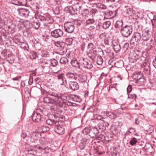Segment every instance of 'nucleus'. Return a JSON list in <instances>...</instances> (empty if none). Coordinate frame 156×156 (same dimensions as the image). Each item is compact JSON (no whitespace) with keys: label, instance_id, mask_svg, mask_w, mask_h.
<instances>
[{"label":"nucleus","instance_id":"31","mask_svg":"<svg viewBox=\"0 0 156 156\" xmlns=\"http://www.w3.org/2000/svg\"><path fill=\"white\" fill-rule=\"evenodd\" d=\"M138 142V140L134 137H132L129 141L130 144L132 146H134Z\"/></svg>","mask_w":156,"mask_h":156},{"label":"nucleus","instance_id":"61","mask_svg":"<svg viewBox=\"0 0 156 156\" xmlns=\"http://www.w3.org/2000/svg\"><path fill=\"white\" fill-rule=\"evenodd\" d=\"M128 131H129L131 133L134 132L136 131V130L134 128H130L129 129Z\"/></svg>","mask_w":156,"mask_h":156},{"label":"nucleus","instance_id":"40","mask_svg":"<svg viewBox=\"0 0 156 156\" xmlns=\"http://www.w3.org/2000/svg\"><path fill=\"white\" fill-rule=\"evenodd\" d=\"M111 25V22L110 21H107L105 22L103 24L104 28L106 29L108 28Z\"/></svg>","mask_w":156,"mask_h":156},{"label":"nucleus","instance_id":"51","mask_svg":"<svg viewBox=\"0 0 156 156\" xmlns=\"http://www.w3.org/2000/svg\"><path fill=\"white\" fill-rule=\"evenodd\" d=\"M73 40L71 38H67L66 39V43L68 45H70L72 43Z\"/></svg>","mask_w":156,"mask_h":156},{"label":"nucleus","instance_id":"20","mask_svg":"<svg viewBox=\"0 0 156 156\" xmlns=\"http://www.w3.org/2000/svg\"><path fill=\"white\" fill-rule=\"evenodd\" d=\"M38 129L40 133H43L47 132L49 130V128L47 126H42L38 127Z\"/></svg>","mask_w":156,"mask_h":156},{"label":"nucleus","instance_id":"18","mask_svg":"<svg viewBox=\"0 0 156 156\" xmlns=\"http://www.w3.org/2000/svg\"><path fill=\"white\" fill-rule=\"evenodd\" d=\"M98 131L97 128H94L90 129L89 135L92 137L97 136L98 133Z\"/></svg>","mask_w":156,"mask_h":156},{"label":"nucleus","instance_id":"23","mask_svg":"<svg viewBox=\"0 0 156 156\" xmlns=\"http://www.w3.org/2000/svg\"><path fill=\"white\" fill-rule=\"evenodd\" d=\"M66 75L67 78L72 80H75L76 78L75 73H68L66 74Z\"/></svg>","mask_w":156,"mask_h":156},{"label":"nucleus","instance_id":"25","mask_svg":"<svg viewBox=\"0 0 156 156\" xmlns=\"http://www.w3.org/2000/svg\"><path fill=\"white\" fill-rule=\"evenodd\" d=\"M78 80L80 83L85 82L87 80V78L84 74H80L79 75Z\"/></svg>","mask_w":156,"mask_h":156},{"label":"nucleus","instance_id":"54","mask_svg":"<svg viewBox=\"0 0 156 156\" xmlns=\"http://www.w3.org/2000/svg\"><path fill=\"white\" fill-rule=\"evenodd\" d=\"M119 44V42L116 40H114L112 41V44L114 47Z\"/></svg>","mask_w":156,"mask_h":156},{"label":"nucleus","instance_id":"14","mask_svg":"<svg viewBox=\"0 0 156 156\" xmlns=\"http://www.w3.org/2000/svg\"><path fill=\"white\" fill-rule=\"evenodd\" d=\"M142 66V67H144V73L147 75L150 74L151 73V68L150 63L149 62L147 63L145 62L144 63V65Z\"/></svg>","mask_w":156,"mask_h":156},{"label":"nucleus","instance_id":"44","mask_svg":"<svg viewBox=\"0 0 156 156\" xmlns=\"http://www.w3.org/2000/svg\"><path fill=\"white\" fill-rule=\"evenodd\" d=\"M97 12V10L96 9H92L90 11V13L92 16H94L95 14Z\"/></svg>","mask_w":156,"mask_h":156},{"label":"nucleus","instance_id":"32","mask_svg":"<svg viewBox=\"0 0 156 156\" xmlns=\"http://www.w3.org/2000/svg\"><path fill=\"white\" fill-rule=\"evenodd\" d=\"M30 137L34 140H37L38 139V134L35 132H31L29 134Z\"/></svg>","mask_w":156,"mask_h":156},{"label":"nucleus","instance_id":"30","mask_svg":"<svg viewBox=\"0 0 156 156\" xmlns=\"http://www.w3.org/2000/svg\"><path fill=\"white\" fill-rule=\"evenodd\" d=\"M95 22V20L93 18H89L86 21V25H90L93 24Z\"/></svg>","mask_w":156,"mask_h":156},{"label":"nucleus","instance_id":"56","mask_svg":"<svg viewBox=\"0 0 156 156\" xmlns=\"http://www.w3.org/2000/svg\"><path fill=\"white\" fill-rule=\"evenodd\" d=\"M132 90V86L130 85H129L127 88V91L128 93V94H129L128 93H129Z\"/></svg>","mask_w":156,"mask_h":156},{"label":"nucleus","instance_id":"43","mask_svg":"<svg viewBox=\"0 0 156 156\" xmlns=\"http://www.w3.org/2000/svg\"><path fill=\"white\" fill-rule=\"evenodd\" d=\"M135 28L137 30H142V27L140 25H139L138 23H136L135 25Z\"/></svg>","mask_w":156,"mask_h":156},{"label":"nucleus","instance_id":"59","mask_svg":"<svg viewBox=\"0 0 156 156\" xmlns=\"http://www.w3.org/2000/svg\"><path fill=\"white\" fill-rule=\"evenodd\" d=\"M12 3L14 5H19V2L18 0H13L12 1Z\"/></svg>","mask_w":156,"mask_h":156},{"label":"nucleus","instance_id":"24","mask_svg":"<svg viewBox=\"0 0 156 156\" xmlns=\"http://www.w3.org/2000/svg\"><path fill=\"white\" fill-rule=\"evenodd\" d=\"M138 63H139L141 64L142 66L144 65V63L145 62L147 63L148 62L146 60V58L145 57L143 56H139V58L137 60V61Z\"/></svg>","mask_w":156,"mask_h":156},{"label":"nucleus","instance_id":"33","mask_svg":"<svg viewBox=\"0 0 156 156\" xmlns=\"http://www.w3.org/2000/svg\"><path fill=\"white\" fill-rule=\"evenodd\" d=\"M40 26V24L37 21H34L31 23V28L33 27L36 29H37Z\"/></svg>","mask_w":156,"mask_h":156},{"label":"nucleus","instance_id":"47","mask_svg":"<svg viewBox=\"0 0 156 156\" xmlns=\"http://www.w3.org/2000/svg\"><path fill=\"white\" fill-rule=\"evenodd\" d=\"M129 46V44L128 43H126L123 47V50L124 52H126Z\"/></svg>","mask_w":156,"mask_h":156},{"label":"nucleus","instance_id":"7","mask_svg":"<svg viewBox=\"0 0 156 156\" xmlns=\"http://www.w3.org/2000/svg\"><path fill=\"white\" fill-rule=\"evenodd\" d=\"M42 111L40 109H37L34 112L32 115L33 120L35 122H39L41 119V115Z\"/></svg>","mask_w":156,"mask_h":156},{"label":"nucleus","instance_id":"16","mask_svg":"<svg viewBox=\"0 0 156 156\" xmlns=\"http://www.w3.org/2000/svg\"><path fill=\"white\" fill-rule=\"evenodd\" d=\"M74 11L76 14H80L82 12L81 6L78 3L75 4L73 8Z\"/></svg>","mask_w":156,"mask_h":156},{"label":"nucleus","instance_id":"17","mask_svg":"<svg viewBox=\"0 0 156 156\" xmlns=\"http://www.w3.org/2000/svg\"><path fill=\"white\" fill-rule=\"evenodd\" d=\"M29 13V11L26 9L20 8V16L23 18L27 17Z\"/></svg>","mask_w":156,"mask_h":156},{"label":"nucleus","instance_id":"38","mask_svg":"<svg viewBox=\"0 0 156 156\" xmlns=\"http://www.w3.org/2000/svg\"><path fill=\"white\" fill-rule=\"evenodd\" d=\"M123 24V22L121 20L117 21L116 23L115 26L116 28H119L122 27Z\"/></svg>","mask_w":156,"mask_h":156},{"label":"nucleus","instance_id":"42","mask_svg":"<svg viewBox=\"0 0 156 156\" xmlns=\"http://www.w3.org/2000/svg\"><path fill=\"white\" fill-rule=\"evenodd\" d=\"M90 129L89 128H85L82 131V133L84 134H87L88 133H90Z\"/></svg>","mask_w":156,"mask_h":156},{"label":"nucleus","instance_id":"50","mask_svg":"<svg viewBox=\"0 0 156 156\" xmlns=\"http://www.w3.org/2000/svg\"><path fill=\"white\" fill-rule=\"evenodd\" d=\"M6 59L8 61V62L9 63H12L13 61L12 59V57L11 56L9 55L7 57H6Z\"/></svg>","mask_w":156,"mask_h":156},{"label":"nucleus","instance_id":"36","mask_svg":"<svg viewBox=\"0 0 156 156\" xmlns=\"http://www.w3.org/2000/svg\"><path fill=\"white\" fill-rule=\"evenodd\" d=\"M49 62L51 63V66L53 67L55 66L58 64V61L55 59H51Z\"/></svg>","mask_w":156,"mask_h":156},{"label":"nucleus","instance_id":"12","mask_svg":"<svg viewBox=\"0 0 156 156\" xmlns=\"http://www.w3.org/2000/svg\"><path fill=\"white\" fill-rule=\"evenodd\" d=\"M20 28L25 27L27 29L31 28V23L28 21H24L22 18H20Z\"/></svg>","mask_w":156,"mask_h":156},{"label":"nucleus","instance_id":"53","mask_svg":"<svg viewBox=\"0 0 156 156\" xmlns=\"http://www.w3.org/2000/svg\"><path fill=\"white\" fill-rule=\"evenodd\" d=\"M33 82V76L32 75H31L30 76V78L29 79V83L30 85L32 84Z\"/></svg>","mask_w":156,"mask_h":156},{"label":"nucleus","instance_id":"19","mask_svg":"<svg viewBox=\"0 0 156 156\" xmlns=\"http://www.w3.org/2000/svg\"><path fill=\"white\" fill-rule=\"evenodd\" d=\"M109 125L108 122H105L104 120L101 121V123L99 124L100 129H101L102 130L106 129V127Z\"/></svg>","mask_w":156,"mask_h":156},{"label":"nucleus","instance_id":"5","mask_svg":"<svg viewBox=\"0 0 156 156\" xmlns=\"http://www.w3.org/2000/svg\"><path fill=\"white\" fill-rule=\"evenodd\" d=\"M141 56L140 52L138 50L133 52L129 55V60L131 62H134L137 61L139 56Z\"/></svg>","mask_w":156,"mask_h":156},{"label":"nucleus","instance_id":"2","mask_svg":"<svg viewBox=\"0 0 156 156\" xmlns=\"http://www.w3.org/2000/svg\"><path fill=\"white\" fill-rule=\"evenodd\" d=\"M44 101L46 103H49L58 105L62 103V98L60 97H56L55 98H51L48 97L44 98Z\"/></svg>","mask_w":156,"mask_h":156},{"label":"nucleus","instance_id":"3","mask_svg":"<svg viewBox=\"0 0 156 156\" xmlns=\"http://www.w3.org/2000/svg\"><path fill=\"white\" fill-rule=\"evenodd\" d=\"M133 31L132 27L126 25L122 28L120 30L121 34L124 37H127L129 36Z\"/></svg>","mask_w":156,"mask_h":156},{"label":"nucleus","instance_id":"64","mask_svg":"<svg viewBox=\"0 0 156 156\" xmlns=\"http://www.w3.org/2000/svg\"><path fill=\"white\" fill-rule=\"evenodd\" d=\"M88 140V138L87 137H84L83 139V143H86L87 142Z\"/></svg>","mask_w":156,"mask_h":156},{"label":"nucleus","instance_id":"52","mask_svg":"<svg viewBox=\"0 0 156 156\" xmlns=\"http://www.w3.org/2000/svg\"><path fill=\"white\" fill-rule=\"evenodd\" d=\"M104 2L105 3L107 4H109L111 3L114 2L115 0H104Z\"/></svg>","mask_w":156,"mask_h":156},{"label":"nucleus","instance_id":"22","mask_svg":"<svg viewBox=\"0 0 156 156\" xmlns=\"http://www.w3.org/2000/svg\"><path fill=\"white\" fill-rule=\"evenodd\" d=\"M61 72L60 70L54 72L56 75H55V78L58 80H62L63 77H64V74L62 72L61 73Z\"/></svg>","mask_w":156,"mask_h":156},{"label":"nucleus","instance_id":"41","mask_svg":"<svg viewBox=\"0 0 156 156\" xmlns=\"http://www.w3.org/2000/svg\"><path fill=\"white\" fill-rule=\"evenodd\" d=\"M86 145V143H83L82 142H80L79 145L80 149L81 150H83L85 148Z\"/></svg>","mask_w":156,"mask_h":156},{"label":"nucleus","instance_id":"10","mask_svg":"<svg viewBox=\"0 0 156 156\" xmlns=\"http://www.w3.org/2000/svg\"><path fill=\"white\" fill-rule=\"evenodd\" d=\"M65 31L68 33H72L74 29V26L73 23L66 22L64 24Z\"/></svg>","mask_w":156,"mask_h":156},{"label":"nucleus","instance_id":"49","mask_svg":"<svg viewBox=\"0 0 156 156\" xmlns=\"http://www.w3.org/2000/svg\"><path fill=\"white\" fill-rule=\"evenodd\" d=\"M113 48L115 51H120L121 49L120 45L119 44L118 45L114 47Z\"/></svg>","mask_w":156,"mask_h":156},{"label":"nucleus","instance_id":"35","mask_svg":"<svg viewBox=\"0 0 156 156\" xmlns=\"http://www.w3.org/2000/svg\"><path fill=\"white\" fill-rule=\"evenodd\" d=\"M20 47L21 48L25 50H27V51H28V46L26 43L21 42V44H20Z\"/></svg>","mask_w":156,"mask_h":156},{"label":"nucleus","instance_id":"58","mask_svg":"<svg viewBox=\"0 0 156 156\" xmlns=\"http://www.w3.org/2000/svg\"><path fill=\"white\" fill-rule=\"evenodd\" d=\"M42 55L44 57L47 56L48 55V52L46 51H42Z\"/></svg>","mask_w":156,"mask_h":156},{"label":"nucleus","instance_id":"21","mask_svg":"<svg viewBox=\"0 0 156 156\" xmlns=\"http://www.w3.org/2000/svg\"><path fill=\"white\" fill-rule=\"evenodd\" d=\"M71 64L74 67H77L78 68H80V64L79 63V62L75 58H73L71 61Z\"/></svg>","mask_w":156,"mask_h":156},{"label":"nucleus","instance_id":"27","mask_svg":"<svg viewBox=\"0 0 156 156\" xmlns=\"http://www.w3.org/2000/svg\"><path fill=\"white\" fill-rule=\"evenodd\" d=\"M21 137L23 139V141L26 143L29 139V136L27 135V133L25 132H22L21 135Z\"/></svg>","mask_w":156,"mask_h":156},{"label":"nucleus","instance_id":"28","mask_svg":"<svg viewBox=\"0 0 156 156\" xmlns=\"http://www.w3.org/2000/svg\"><path fill=\"white\" fill-rule=\"evenodd\" d=\"M54 21L52 18H51L49 15L47 16L46 18L45 22L46 23H44V25L46 26H47V24L51 23L53 22Z\"/></svg>","mask_w":156,"mask_h":156},{"label":"nucleus","instance_id":"57","mask_svg":"<svg viewBox=\"0 0 156 156\" xmlns=\"http://www.w3.org/2000/svg\"><path fill=\"white\" fill-rule=\"evenodd\" d=\"M58 82L60 85H63L64 83V77H63V78L62 80H58Z\"/></svg>","mask_w":156,"mask_h":156},{"label":"nucleus","instance_id":"15","mask_svg":"<svg viewBox=\"0 0 156 156\" xmlns=\"http://www.w3.org/2000/svg\"><path fill=\"white\" fill-rule=\"evenodd\" d=\"M69 84L70 88L73 90H77L79 88V85L76 82L70 81Z\"/></svg>","mask_w":156,"mask_h":156},{"label":"nucleus","instance_id":"1","mask_svg":"<svg viewBox=\"0 0 156 156\" xmlns=\"http://www.w3.org/2000/svg\"><path fill=\"white\" fill-rule=\"evenodd\" d=\"M151 33L148 30H144L142 35V45L150 49L153 44V41L151 38Z\"/></svg>","mask_w":156,"mask_h":156},{"label":"nucleus","instance_id":"45","mask_svg":"<svg viewBox=\"0 0 156 156\" xmlns=\"http://www.w3.org/2000/svg\"><path fill=\"white\" fill-rule=\"evenodd\" d=\"M46 15H44V16L40 15L39 16V19L41 21H45L46 20Z\"/></svg>","mask_w":156,"mask_h":156},{"label":"nucleus","instance_id":"29","mask_svg":"<svg viewBox=\"0 0 156 156\" xmlns=\"http://www.w3.org/2000/svg\"><path fill=\"white\" fill-rule=\"evenodd\" d=\"M144 149L147 152L150 151L152 150L153 147L149 143H147L145 144Z\"/></svg>","mask_w":156,"mask_h":156},{"label":"nucleus","instance_id":"6","mask_svg":"<svg viewBox=\"0 0 156 156\" xmlns=\"http://www.w3.org/2000/svg\"><path fill=\"white\" fill-rule=\"evenodd\" d=\"M141 38L140 34L139 32H135L133 35L130 41L131 45H136L137 42H139Z\"/></svg>","mask_w":156,"mask_h":156},{"label":"nucleus","instance_id":"9","mask_svg":"<svg viewBox=\"0 0 156 156\" xmlns=\"http://www.w3.org/2000/svg\"><path fill=\"white\" fill-rule=\"evenodd\" d=\"M51 34V36L54 38H61L63 36L64 32L63 30L58 29L52 31Z\"/></svg>","mask_w":156,"mask_h":156},{"label":"nucleus","instance_id":"60","mask_svg":"<svg viewBox=\"0 0 156 156\" xmlns=\"http://www.w3.org/2000/svg\"><path fill=\"white\" fill-rule=\"evenodd\" d=\"M4 25V21L0 18V27H2Z\"/></svg>","mask_w":156,"mask_h":156},{"label":"nucleus","instance_id":"46","mask_svg":"<svg viewBox=\"0 0 156 156\" xmlns=\"http://www.w3.org/2000/svg\"><path fill=\"white\" fill-rule=\"evenodd\" d=\"M128 98H130L133 99H135L136 98V95L135 94H131L130 96L128 94Z\"/></svg>","mask_w":156,"mask_h":156},{"label":"nucleus","instance_id":"4","mask_svg":"<svg viewBox=\"0 0 156 156\" xmlns=\"http://www.w3.org/2000/svg\"><path fill=\"white\" fill-rule=\"evenodd\" d=\"M79 63L80 65L88 69H90L93 66L91 62L86 58H80L79 60Z\"/></svg>","mask_w":156,"mask_h":156},{"label":"nucleus","instance_id":"63","mask_svg":"<svg viewBox=\"0 0 156 156\" xmlns=\"http://www.w3.org/2000/svg\"><path fill=\"white\" fill-rule=\"evenodd\" d=\"M94 46L93 44L91 43H90L88 44L87 47L88 48H90L91 49L93 47V46Z\"/></svg>","mask_w":156,"mask_h":156},{"label":"nucleus","instance_id":"8","mask_svg":"<svg viewBox=\"0 0 156 156\" xmlns=\"http://www.w3.org/2000/svg\"><path fill=\"white\" fill-rule=\"evenodd\" d=\"M54 129L55 132L58 134H63L65 133V129L62 125H60L57 120L55 123V125L54 126Z\"/></svg>","mask_w":156,"mask_h":156},{"label":"nucleus","instance_id":"13","mask_svg":"<svg viewBox=\"0 0 156 156\" xmlns=\"http://www.w3.org/2000/svg\"><path fill=\"white\" fill-rule=\"evenodd\" d=\"M126 9V14L129 16H133L135 14V11L133 9L132 6L131 5H126L125 6Z\"/></svg>","mask_w":156,"mask_h":156},{"label":"nucleus","instance_id":"48","mask_svg":"<svg viewBox=\"0 0 156 156\" xmlns=\"http://www.w3.org/2000/svg\"><path fill=\"white\" fill-rule=\"evenodd\" d=\"M108 116L111 119H113L115 117V114L112 112H109Z\"/></svg>","mask_w":156,"mask_h":156},{"label":"nucleus","instance_id":"55","mask_svg":"<svg viewBox=\"0 0 156 156\" xmlns=\"http://www.w3.org/2000/svg\"><path fill=\"white\" fill-rule=\"evenodd\" d=\"M65 120V118L63 116H60L58 117V122L59 121L61 122H62L64 121Z\"/></svg>","mask_w":156,"mask_h":156},{"label":"nucleus","instance_id":"11","mask_svg":"<svg viewBox=\"0 0 156 156\" xmlns=\"http://www.w3.org/2000/svg\"><path fill=\"white\" fill-rule=\"evenodd\" d=\"M55 45L57 47H60L61 48L59 53L60 54L64 55L66 53V49L64 48V46L65 45V43L62 41H59L55 42Z\"/></svg>","mask_w":156,"mask_h":156},{"label":"nucleus","instance_id":"37","mask_svg":"<svg viewBox=\"0 0 156 156\" xmlns=\"http://www.w3.org/2000/svg\"><path fill=\"white\" fill-rule=\"evenodd\" d=\"M97 64L99 65H101L103 63V59L100 56H98L97 58Z\"/></svg>","mask_w":156,"mask_h":156},{"label":"nucleus","instance_id":"26","mask_svg":"<svg viewBox=\"0 0 156 156\" xmlns=\"http://www.w3.org/2000/svg\"><path fill=\"white\" fill-rule=\"evenodd\" d=\"M142 76L141 75L137 73H134L133 76V77L134 79L138 81L141 80V81H144V79L142 77Z\"/></svg>","mask_w":156,"mask_h":156},{"label":"nucleus","instance_id":"39","mask_svg":"<svg viewBox=\"0 0 156 156\" xmlns=\"http://www.w3.org/2000/svg\"><path fill=\"white\" fill-rule=\"evenodd\" d=\"M68 61V60L66 57H63L60 60V62L61 64H66Z\"/></svg>","mask_w":156,"mask_h":156},{"label":"nucleus","instance_id":"34","mask_svg":"<svg viewBox=\"0 0 156 156\" xmlns=\"http://www.w3.org/2000/svg\"><path fill=\"white\" fill-rule=\"evenodd\" d=\"M56 122V121L52 120L51 119H48L46 121V123L50 125H53L54 126L55 125V123Z\"/></svg>","mask_w":156,"mask_h":156},{"label":"nucleus","instance_id":"62","mask_svg":"<svg viewBox=\"0 0 156 156\" xmlns=\"http://www.w3.org/2000/svg\"><path fill=\"white\" fill-rule=\"evenodd\" d=\"M40 142L42 144H44L45 143V139L44 138H41L40 140Z\"/></svg>","mask_w":156,"mask_h":156}]
</instances>
